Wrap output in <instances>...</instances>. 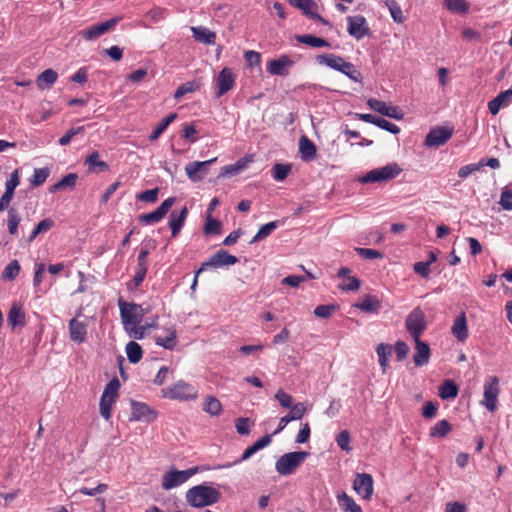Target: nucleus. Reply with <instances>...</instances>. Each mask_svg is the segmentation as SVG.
I'll use <instances>...</instances> for the list:
<instances>
[{
    "mask_svg": "<svg viewBox=\"0 0 512 512\" xmlns=\"http://www.w3.org/2000/svg\"><path fill=\"white\" fill-rule=\"evenodd\" d=\"M221 493L205 484L196 485L186 492V501L192 507L210 506L219 501Z\"/></svg>",
    "mask_w": 512,
    "mask_h": 512,
    "instance_id": "f257e3e1",
    "label": "nucleus"
},
{
    "mask_svg": "<svg viewBox=\"0 0 512 512\" xmlns=\"http://www.w3.org/2000/svg\"><path fill=\"white\" fill-rule=\"evenodd\" d=\"M162 395L168 399L190 401L197 399L198 389L183 380H179L174 385L163 389Z\"/></svg>",
    "mask_w": 512,
    "mask_h": 512,
    "instance_id": "f03ea898",
    "label": "nucleus"
},
{
    "mask_svg": "<svg viewBox=\"0 0 512 512\" xmlns=\"http://www.w3.org/2000/svg\"><path fill=\"white\" fill-rule=\"evenodd\" d=\"M118 307L120 310V317L124 329H129V326H135L140 324L144 311L141 305L136 303L125 302L122 298L118 300Z\"/></svg>",
    "mask_w": 512,
    "mask_h": 512,
    "instance_id": "7ed1b4c3",
    "label": "nucleus"
},
{
    "mask_svg": "<svg viewBox=\"0 0 512 512\" xmlns=\"http://www.w3.org/2000/svg\"><path fill=\"white\" fill-rule=\"evenodd\" d=\"M309 453L305 451L289 452L282 455L275 464V469L280 475H290L300 466Z\"/></svg>",
    "mask_w": 512,
    "mask_h": 512,
    "instance_id": "20e7f679",
    "label": "nucleus"
},
{
    "mask_svg": "<svg viewBox=\"0 0 512 512\" xmlns=\"http://www.w3.org/2000/svg\"><path fill=\"white\" fill-rule=\"evenodd\" d=\"M401 172L402 168L397 163H390L381 168L373 169L367 172L360 178V182L363 184L386 182L395 178Z\"/></svg>",
    "mask_w": 512,
    "mask_h": 512,
    "instance_id": "39448f33",
    "label": "nucleus"
},
{
    "mask_svg": "<svg viewBox=\"0 0 512 512\" xmlns=\"http://www.w3.org/2000/svg\"><path fill=\"white\" fill-rule=\"evenodd\" d=\"M500 394L499 379L496 376H489L483 386V400L481 404L490 412L498 408V396Z\"/></svg>",
    "mask_w": 512,
    "mask_h": 512,
    "instance_id": "423d86ee",
    "label": "nucleus"
},
{
    "mask_svg": "<svg viewBox=\"0 0 512 512\" xmlns=\"http://www.w3.org/2000/svg\"><path fill=\"white\" fill-rule=\"evenodd\" d=\"M199 467H191L186 470H171L164 473L162 477V488L171 490L185 483L190 477L199 472Z\"/></svg>",
    "mask_w": 512,
    "mask_h": 512,
    "instance_id": "0eeeda50",
    "label": "nucleus"
},
{
    "mask_svg": "<svg viewBox=\"0 0 512 512\" xmlns=\"http://www.w3.org/2000/svg\"><path fill=\"white\" fill-rule=\"evenodd\" d=\"M407 331L413 338H419L426 329L427 322L423 311L417 307L407 316L405 321Z\"/></svg>",
    "mask_w": 512,
    "mask_h": 512,
    "instance_id": "6e6552de",
    "label": "nucleus"
},
{
    "mask_svg": "<svg viewBox=\"0 0 512 512\" xmlns=\"http://www.w3.org/2000/svg\"><path fill=\"white\" fill-rule=\"evenodd\" d=\"M81 311H78L77 316L70 319L68 322L69 338L72 342L82 344L86 342L88 335V324L85 320H80L78 316Z\"/></svg>",
    "mask_w": 512,
    "mask_h": 512,
    "instance_id": "1a4fd4ad",
    "label": "nucleus"
},
{
    "mask_svg": "<svg viewBox=\"0 0 512 512\" xmlns=\"http://www.w3.org/2000/svg\"><path fill=\"white\" fill-rule=\"evenodd\" d=\"M217 158H212L207 161H194L190 162L185 166V172L187 177L192 182H199L205 178L209 172V167L214 163Z\"/></svg>",
    "mask_w": 512,
    "mask_h": 512,
    "instance_id": "9d476101",
    "label": "nucleus"
},
{
    "mask_svg": "<svg viewBox=\"0 0 512 512\" xmlns=\"http://www.w3.org/2000/svg\"><path fill=\"white\" fill-rule=\"evenodd\" d=\"M347 24V31L349 35L357 40H360L365 36H369L371 33L367 21L362 15L348 16Z\"/></svg>",
    "mask_w": 512,
    "mask_h": 512,
    "instance_id": "9b49d317",
    "label": "nucleus"
},
{
    "mask_svg": "<svg viewBox=\"0 0 512 512\" xmlns=\"http://www.w3.org/2000/svg\"><path fill=\"white\" fill-rule=\"evenodd\" d=\"M453 135V128L437 126L426 135L424 144L427 147H439L449 141Z\"/></svg>",
    "mask_w": 512,
    "mask_h": 512,
    "instance_id": "f8f14e48",
    "label": "nucleus"
},
{
    "mask_svg": "<svg viewBox=\"0 0 512 512\" xmlns=\"http://www.w3.org/2000/svg\"><path fill=\"white\" fill-rule=\"evenodd\" d=\"M295 62L286 54L279 56L277 59H272L267 62V72L276 76H288L290 69L294 66Z\"/></svg>",
    "mask_w": 512,
    "mask_h": 512,
    "instance_id": "ddd939ff",
    "label": "nucleus"
},
{
    "mask_svg": "<svg viewBox=\"0 0 512 512\" xmlns=\"http://www.w3.org/2000/svg\"><path fill=\"white\" fill-rule=\"evenodd\" d=\"M120 21L119 17L111 18L105 22L97 23L90 26L89 28L82 30L81 35L87 41H93L113 29L116 24Z\"/></svg>",
    "mask_w": 512,
    "mask_h": 512,
    "instance_id": "4468645a",
    "label": "nucleus"
},
{
    "mask_svg": "<svg viewBox=\"0 0 512 512\" xmlns=\"http://www.w3.org/2000/svg\"><path fill=\"white\" fill-rule=\"evenodd\" d=\"M175 202L174 197H169L166 200H164L161 205L154 211L150 213H144L139 216V221L141 223H144L146 225H151L158 223L161 221L165 215L168 213V211L171 209Z\"/></svg>",
    "mask_w": 512,
    "mask_h": 512,
    "instance_id": "2eb2a0df",
    "label": "nucleus"
},
{
    "mask_svg": "<svg viewBox=\"0 0 512 512\" xmlns=\"http://www.w3.org/2000/svg\"><path fill=\"white\" fill-rule=\"evenodd\" d=\"M238 262V258L234 255H231L226 250H219L214 253L207 261L202 263V269L211 268H220V267H228L235 265Z\"/></svg>",
    "mask_w": 512,
    "mask_h": 512,
    "instance_id": "dca6fc26",
    "label": "nucleus"
},
{
    "mask_svg": "<svg viewBox=\"0 0 512 512\" xmlns=\"http://www.w3.org/2000/svg\"><path fill=\"white\" fill-rule=\"evenodd\" d=\"M131 410L130 421L152 422L157 417V413L143 402L132 401Z\"/></svg>",
    "mask_w": 512,
    "mask_h": 512,
    "instance_id": "f3484780",
    "label": "nucleus"
},
{
    "mask_svg": "<svg viewBox=\"0 0 512 512\" xmlns=\"http://www.w3.org/2000/svg\"><path fill=\"white\" fill-rule=\"evenodd\" d=\"M356 493L365 500H370L373 494V478L367 473H358L353 483Z\"/></svg>",
    "mask_w": 512,
    "mask_h": 512,
    "instance_id": "a211bd4d",
    "label": "nucleus"
},
{
    "mask_svg": "<svg viewBox=\"0 0 512 512\" xmlns=\"http://www.w3.org/2000/svg\"><path fill=\"white\" fill-rule=\"evenodd\" d=\"M367 105L374 111L387 116L389 118H393L396 120H402L404 117L403 111L398 106H388L385 102L380 101L375 98H370L367 101Z\"/></svg>",
    "mask_w": 512,
    "mask_h": 512,
    "instance_id": "6ab92c4d",
    "label": "nucleus"
},
{
    "mask_svg": "<svg viewBox=\"0 0 512 512\" xmlns=\"http://www.w3.org/2000/svg\"><path fill=\"white\" fill-rule=\"evenodd\" d=\"M289 4L300 9L307 17L319 21L325 25L329 22L317 13V4L313 0H287Z\"/></svg>",
    "mask_w": 512,
    "mask_h": 512,
    "instance_id": "aec40b11",
    "label": "nucleus"
},
{
    "mask_svg": "<svg viewBox=\"0 0 512 512\" xmlns=\"http://www.w3.org/2000/svg\"><path fill=\"white\" fill-rule=\"evenodd\" d=\"M218 90L216 97L219 98L229 92L235 84V74L230 68H223L216 79Z\"/></svg>",
    "mask_w": 512,
    "mask_h": 512,
    "instance_id": "412c9836",
    "label": "nucleus"
},
{
    "mask_svg": "<svg viewBox=\"0 0 512 512\" xmlns=\"http://www.w3.org/2000/svg\"><path fill=\"white\" fill-rule=\"evenodd\" d=\"M20 179L18 176V171H14L10 179H8L5 183V192L0 198V211H4L6 209H9L10 202L13 199L14 191L16 187L19 185Z\"/></svg>",
    "mask_w": 512,
    "mask_h": 512,
    "instance_id": "4be33fe9",
    "label": "nucleus"
},
{
    "mask_svg": "<svg viewBox=\"0 0 512 512\" xmlns=\"http://www.w3.org/2000/svg\"><path fill=\"white\" fill-rule=\"evenodd\" d=\"M25 317L26 315L22 304L14 302L7 315L8 325L12 330H15L17 327H23L26 324Z\"/></svg>",
    "mask_w": 512,
    "mask_h": 512,
    "instance_id": "5701e85b",
    "label": "nucleus"
},
{
    "mask_svg": "<svg viewBox=\"0 0 512 512\" xmlns=\"http://www.w3.org/2000/svg\"><path fill=\"white\" fill-rule=\"evenodd\" d=\"M147 256L148 250L142 248L138 254L136 272L132 279L134 287H138L145 279L148 270Z\"/></svg>",
    "mask_w": 512,
    "mask_h": 512,
    "instance_id": "b1692460",
    "label": "nucleus"
},
{
    "mask_svg": "<svg viewBox=\"0 0 512 512\" xmlns=\"http://www.w3.org/2000/svg\"><path fill=\"white\" fill-rule=\"evenodd\" d=\"M415 341V353L413 361L415 366L421 367L428 363L430 358V348L427 343L421 341L419 338H413Z\"/></svg>",
    "mask_w": 512,
    "mask_h": 512,
    "instance_id": "393cba45",
    "label": "nucleus"
},
{
    "mask_svg": "<svg viewBox=\"0 0 512 512\" xmlns=\"http://www.w3.org/2000/svg\"><path fill=\"white\" fill-rule=\"evenodd\" d=\"M165 335L155 337V343L165 349L172 350L177 345L176 329L174 326L164 327Z\"/></svg>",
    "mask_w": 512,
    "mask_h": 512,
    "instance_id": "a878e982",
    "label": "nucleus"
},
{
    "mask_svg": "<svg viewBox=\"0 0 512 512\" xmlns=\"http://www.w3.org/2000/svg\"><path fill=\"white\" fill-rule=\"evenodd\" d=\"M451 333L460 342H464L468 338V327L466 315L464 312L460 313L454 320L451 328Z\"/></svg>",
    "mask_w": 512,
    "mask_h": 512,
    "instance_id": "bb28decb",
    "label": "nucleus"
},
{
    "mask_svg": "<svg viewBox=\"0 0 512 512\" xmlns=\"http://www.w3.org/2000/svg\"><path fill=\"white\" fill-rule=\"evenodd\" d=\"M252 161L249 157H242L238 159L234 164L226 165L221 168L220 177H232L240 174L244 171L248 164Z\"/></svg>",
    "mask_w": 512,
    "mask_h": 512,
    "instance_id": "cd10ccee",
    "label": "nucleus"
},
{
    "mask_svg": "<svg viewBox=\"0 0 512 512\" xmlns=\"http://www.w3.org/2000/svg\"><path fill=\"white\" fill-rule=\"evenodd\" d=\"M188 210L186 207L182 208L180 212L173 211L169 216V227L171 229L172 237H176L186 220Z\"/></svg>",
    "mask_w": 512,
    "mask_h": 512,
    "instance_id": "c85d7f7f",
    "label": "nucleus"
},
{
    "mask_svg": "<svg viewBox=\"0 0 512 512\" xmlns=\"http://www.w3.org/2000/svg\"><path fill=\"white\" fill-rule=\"evenodd\" d=\"M512 98V89L500 92L495 98L488 102V109L492 115L498 114L500 109L507 105Z\"/></svg>",
    "mask_w": 512,
    "mask_h": 512,
    "instance_id": "c756f323",
    "label": "nucleus"
},
{
    "mask_svg": "<svg viewBox=\"0 0 512 512\" xmlns=\"http://www.w3.org/2000/svg\"><path fill=\"white\" fill-rule=\"evenodd\" d=\"M299 151L303 161L313 160L317 153L315 144L305 135L299 139Z\"/></svg>",
    "mask_w": 512,
    "mask_h": 512,
    "instance_id": "7c9ffc66",
    "label": "nucleus"
},
{
    "mask_svg": "<svg viewBox=\"0 0 512 512\" xmlns=\"http://www.w3.org/2000/svg\"><path fill=\"white\" fill-rule=\"evenodd\" d=\"M354 306L363 312L377 313L381 308V302L375 296L366 294Z\"/></svg>",
    "mask_w": 512,
    "mask_h": 512,
    "instance_id": "2f4dec72",
    "label": "nucleus"
},
{
    "mask_svg": "<svg viewBox=\"0 0 512 512\" xmlns=\"http://www.w3.org/2000/svg\"><path fill=\"white\" fill-rule=\"evenodd\" d=\"M316 62L319 65H325L333 70L338 71L340 66L344 64L345 59L333 53H324L316 56Z\"/></svg>",
    "mask_w": 512,
    "mask_h": 512,
    "instance_id": "473e14b6",
    "label": "nucleus"
},
{
    "mask_svg": "<svg viewBox=\"0 0 512 512\" xmlns=\"http://www.w3.org/2000/svg\"><path fill=\"white\" fill-rule=\"evenodd\" d=\"M191 31L193 33V37L198 42L210 45L215 43L216 34L208 28L203 26L192 27Z\"/></svg>",
    "mask_w": 512,
    "mask_h": 512,
    "instance_id": "72a5a7b5",
    "label": "nucleus"
},
{
    "mask_svg": "<svg viewBox=\"0 0 512 512\" xmlns=\"http://www.w3.org/2000/svg\"><path fill=\"white\" fill-rule=\"evenodd\" d=\"M57 78L58 74L56 71L53 69H46L37 77V87L40 90L49 89L57 81Z\"/></svg>",
    "mask_w": 512,
    "mask_h": 512,
    "instance_id": "f704fd0d",
    "label": "nucleus"
},
{
    "mask_svg": "<svg viewBox=\"0 0 512 512\" xmlns=\"http://www.w3.org/2000/svg\"><path fill=\"white\" fill-rule=\"evenodd\" d=\"M202 409L211 416H219L223 411L221 402L212 395L205 397Z\"/></svg>",
    "mask_w": 512,
    "mask_h": 512,
    "instance_id": "c9c22d12",
    "label": "nucleus"
},
{
    "mask_svg": "<svg viewBox=\"0 0 512 512\" xmlns=\"http://www.w3.org/2000/svg\"><path fill=\"white\" fill-rule=\"evenodd\" d=\"M78 175L76 173H69L64 176L60 181L55 183L49 188L51 193H55L60 190L72 189L77 182Z\"/></svg>",
    "mask_w": 512,
    "mask_h": 512,
    "instance_id": "e433bc0d",
    "label": "nucleus"
},
{
    "mask_svg": "<svg viewBox=\"0 0 512 512\" xmlns=\"http://www.w3.org/2000/svg\"><path fill=\"white\" fill-rule=\"evenodd\" d=\"M452 431V425L445 419L438 421L429 430L432 438H444Z\"/></svg>",
    "mask_w": 512,
    "mask_h": 512,
    "instance_id": "4c0bfd02",
    "label": "nucleus"
},
{
    "mask_svg": "<svg viewBox=\"0 0 512 512\" xmlns=\"http://www.w3.org/2000/svg\"><path fill=\"white\" fill-rule=\"evenodd\" d=\"M337 500L340 508L345 512H362L361 507L345 492L339 494Z\"/></svg>",
    "mask_w": 512,
    "mask_h": 512,
    "instance_id": "58836bf2",
    "label": "nucleus"
},
{
    "mask_svg": "<svg viewBox=\"0 0 512 512\" xmlns=\"http://www.w3.org/2000/svg\"><path fill=\"white\" fill-rule=\"evenodd\" d=\"M296 40L299 43H302V44H305V45H308L311 47H316V48L330 47V43L327 40H325L323 38L316 37L312 34L297 35Z\"/></svg>",
    "mask_w": 512,
    "mask_h": 512,
    "instance_id": "ea45409f",
    "label": "nucleus"
},
{
    "mask_svg": "<svg viewBox=\"0 0 512 512\" xmlns=\"http://www.w3.org/2000/svg\"><path fill=\"white\" fill-rule=\"evenodd\" d=\"M177 118L176 113H170L165 118L161 120L155 127V129L152 131V133L149 136L150 141L157 140L161 134L167 129V127Z\"/></svg>",
    "mask_w": 512,
    "mask_h": 512,
    "instance_id": "a19ab883",
    "label": "nucleus"
},
{
    "mask_svg": "<svg viewBox=\"0 0 512 512\" xmlns=\"http://www.w3.org/2000/svg\"><path fill=\"white\" fill-rule=\"evenodd\" d=\"M338 72L346 75L350 80L356 83L362 82L363 77L361 72L351 62L345 61L344 64L340 66Z\"/></svg>",
    "mask_w": 512,
    "mask_h": 512,
    "instance_id": "79ce46f5",
    "label": "nucleus"
},
{
    "mask_svg": "<svg viewBox=\"0 0 512 512\" xmlns=\"http://www.w3.org/2000/svg\"><path fill=\"white\" fill-rule=\"evenodd\" d=\"M125 350H126L127 358L130 363L136 364L142 359L143 351H142L141 346L137 342H135V341L128 342L126 344Z\"/></svg>",
    "mask_w": 512,
    "mask_h": 512,
    "instance_id": "37998d69",
    "label": "nucleus"
},
{
    "mask_svg": "<svg viewBox=\"0 0 512 512\" xmlns=\"http://www.w3.org/2000/svg\"><path fill=\"white\" fill-rule=\"evenodd\" d=\"M376 352L379 358V364L383 372H385L388 367L389 357L392 354V347L389 344L381 343L377 346Z\"/></svg>",
    "mask_w": 512,
    "mask_h": 512,
    "instance_id": "c03bdc74",
    "label": "nucleus"
},
{
    "mask_svg": "<svg viewBox=\"0 0 512 512\" xmlns=\"http://www.w3.org/2000/svg\"><path fill=\"white\" fill-rule=\"evenodd\" d=\"M85 163L89 165V170H95L97 168L98 171H108L109 165L102 160H99V153L97 151H93L89 154L85 160Z\"/></svg>",
    "mask_w": 512,
    "mask_h": 512,
    "instance_id": "a18cd8bd",
    "label": "nucleus"
},
{
    "mask_svg": "<svg viewBox=\"0 0 512 512\" xmlns=\"http://www.w3.org/2000/svg\"><path fill=\"white\" fill-rule=\"evenodd\" d=\"M458 386L451 380H446L440 387H439V396L442 399H452L455 398L458 395Z\"/></svg>",
    "mask_w": 512,
    "mask_h": 512,
    "instance_id": "49530a36",
    "label": "nucleus"
},
{
    "mask_svg": "<svg viewBox=\"0 0 512 512\" xmlns=\"http://www.w3.org/2000/svg\"><path fill=\"white\" fill-rule=\"evenodd\" d=\"M278 227V222L277 221H272V222H269L265 225H263L259 230L258 232L256 233V235L252 238V240L250 241V244H254L258 241H261L265 238H267L268 236H270L273 231Z\"/></svg>",
    "mask_w": 512,
    "mask_h": 512,
    "instance_id": "de8ad7c7",
    "label": "nucleus"
},
{
    "mask_svg": "<svg viewBox=\"0 0 512 512\" xmlns=\"http://www.w3.org/2000/svg\"><path fill=\"white\" fill-rule=\"evenodd\" d=\"M222 223L213 218L211 214L206 215V223L204 226L205 235H219L221 233Z\"/></svg>",
    "mask_w": 512,
    "mask_h": 512,
    "instance_id": "09e8293b",
    "label": "nucleus"
},
{
    "mask_svg": "<svg viewBox=\"0 0 512 512\" xmlns=\"http://www.w3.org/2000/svg\"><path fill=\"white\" fill-rule=\"evenodd\" d=\"M446 8L452 12L465 14L469 11V3L466 0H445Z\"/></svg>",
    "mask_w": 512,
    "mask_h": 512,
    "instance_id": "8fccbe9b",
    "label": "nucleus"
},
{
    "mask_svg": "<svg viewBox=\"0 0 512 512\" xmlns=\"http://www.w3.org/2000/svg\"><path fill=\"white\" fill-rule=\"evenodd\" d=\"M116 402V399H113L111 397H104L101 396L99 409L100 414L105 420H109L111 418V411L114 403Z\"/></svg>",
    "mask_w": 512,
    "mask_h": 512,
    "instance_id": "3c124183",
    "label": "nucleus"
},
{
    "mask_svg": "<svg viewBox=\"0 0 512 512\" xmlns=\"http://www.w3.org/2000/svg\"><path fill=\"white\" fill-rule=\"evenodd\" d=\"M20 220H21V218H20L17 210L15 208H13V207L9 208L8 209L7 226H8V232L11 235L17 234L18 225L20 223Z\"/></svg>",
    "mask_w": 512,
    "mask_h": 512,
    "instance_id": "603ef678",
    "label": "nucleus"
},
{
    "mask_svg": "<svg viewBox=\"0 0 512 512\" xmlns=\"http://www.w3.org/2000/svg\"><path fill=\"white\" fill-rule=\"evenodd\" d=\"M200 88V84L196 81H188L180 85L174 93L175 99H180L187 93H193Z\"/></svg>",
    "mask_w": 512,
    "mask_h": 512,
    "instance_id": "864d4df0",
    "label": "nucleus"
},
{
    "mask_svg": "<svg viewBox=\"0 0 512 512\" xmlns=\"http://www.w3.org/2000/svg\"><path fill=\"white\" fill-rule=\"evenodd\" d=\"M50 174V170L48 168H38L34 170V174L30 179V184L34 187H38L42 185Z\"/></svg>",
    "mask_w": 512,
    "mask_h": 512,
    "instance_id": "5fc2aeb1",
    "label": "nucleus"
},
{
    "mask_svg": "<svg viewBox=\"0 0 512 512\" xmlns=\"http://www.w3.org/2000/svg\"><path fill=\"white\" fill-rule=\"evenodd\" d=\"M119 389H120V381L117 378H113L108 382V384L105 386L104 391L101 396H108L113 399L118 398L119 396Z\"/></svg>",
    "mask_w": 512,
    "mask_h": 512,
    "instance_id": "6e6d98bb",
    "label": "nucleus"
},
{
    "mask_svg": "<svg viewBox=\"0 0 512 512\" xmlns=\"http://www.w3.org/2000/svg\"><path fill=\"white\" fill-rule=\"evenodd\" d=\"M291 171V165L289 164H275L272 168V176L276 181H283L287 178Z\"/></svg>",
    "mask_w": 512,
    "mask_h": 512,
    "instance_id": "4d7b16f0",
    "label": "nucleus"
},
{
    "mask_svg": "<svg viewBox=\"0 0 512 512\" xmlns=\"http://www.w3.org/2000/svg\"><path fill=\"white\" fill-rule=\"evenodd\" d=\"M20 272V265L17 260L11 261L5 268L2 273V277L9 281H13Z\"/></svg>",
    "mask_w": 512,
    "mask_h": 512,
    "instance_id": "13d9d810",
    "label": "nucleus"
},
{
    "mask_svg": "<svg viewBox=\"0 0 512 512\" xmlns=\"http://www.w3.org/2000/svg\"><path fill=\"white\" fill-rule=\"evenodd\" d=\"M253 423L249 418L239 417L235 420V428L240 435H249Z\"/></svg>",
    "mask_w": 512,
    "mask_h": 512,
    "instance_id": "bf43d9fd",
    "label": "nucleus"
},
{
    "mask_svg": "<svg viewBox=\"0 0 512 512\" xmlns=\"http://www.w3.org/2000/svg\"><path fill=\"white\" fill-rule=\"evenodd\" d=\"M337 308L338 306L334 304L319 305L314 309V315L318 318L327 319Z\"/></svg>",
    "mask_w": 512,
    "mask_h": 512,
    "instance_id": "052dcab7",
    "label": "nucleus"
},
{
    "mask_svg": "<svg viewBox=\"0 0 512 512\" xmlns=\"http://www.w3.org/2000/svg\"><path fill=\"white\" fill-rule=\"evenodd\" d=\"M350 433L348 430H342L336 437L337 445L344 451L350 452L352 447L350 446Z\"/></svg>",
    "mask_w": 512,
    "mask_h": 512,
    "instance_id": "680f3d73",
    "label": "nucleus"
},
{
    "mask_svg": "<svg viewBox=\"0 0 512 512\" xmlns=\"http://www.w3.org/2000/svg\"><path fill=\"white\" fill-rule=\"evenodd\" d=\"M387 6L389 8V11H390V14H391V17L393 18V20L396 23H403L405 18L403 16L402 9H401L400 5L396 1L392 0L389 3H387Z\"/></svg>",
    "mask_w": 512,
    "mask_h": 512,
    "instance_id": "e2e57ef3",
    "label": "nucleus"
},
{
    "mask_svg": "<svg viewBox=\"0 0 512 512\" xmlns=\"http://www.w3.org/2000/svg\"><path fill=\"white\" fill-rule=\"evenodd\" d=\"M484 166V161H480L479 163H471L467 164L465 166H462L458 170V176L462 179L467 178L470 174L480 170L481 167Z\"/></svg>",
    "mask_w": 512,
    "mask_h": 512,
    "instance_id": "0e129e2a",
    "label": "nucleus"
},
{
    "mask_svg": "<svg viewBox=\"0 0 512 512\" xmlns=\"http://www.w3.org/2000/svg\"><path fill=\"white\" fill-rule=\"evenodd\" d=\"M167 10L162 7H155L146 13V17L153 23H158L165 19Z\"/></svg>",
    "mask_w": 512,
    "mask_h": 512,
    "instance_id": "69168bd1",
    "label": "nucleus"
},
{
    "mask_svg": "<svg viewBox=\"0 0 512 512\" xmlns=\"http://www.w3.org/2000/svg\"><path fill=\"white\" fill-rule=\"evenodd\" d=\"M355 251L360 257L368 260L381 259L383 257L381 252L370 248L357 247L355 248Z\"/></svg>",
    "mask_w": 512,
    "mask_h": 512,
    "instance_id": "338daca9",
    "label": "nucleus"
},
{
    "mask_svg": "<svg viewBox=\"0 0 512 512\" xmlns=\"http://www.w3.org/2000/svg\"><path fill=\"white\" fill-rule=\"evenodd\" d=\"M274 397L283 408L289 409L293 405V397L282 389H279Z\"/></svg>",
    "mask_w": 512,
    "mask_h": 512,
    "instance_id": "774afa93",
    "label": "nucleus"
}]
</instances>
